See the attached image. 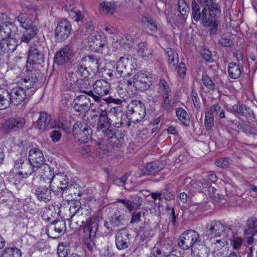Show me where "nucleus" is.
Segmentation results:
<instances>
[{
  "label": "nucleus",
  "instance_id": "1",
  "mask_svg": "<svg viewBox=\"0 0 257 257\" xmlns=\"http://www.w3.org/2000/svg\"><path fill=\"white\" fill-rule=\"evenodd\" d=\"M92 119L97 122V135L100 136L99 139L101 143L105 144L110 147L118 148L123 141V137L117 138L114 132L110 128V117L109 113H107L105 110L100 109L93 115Z\"/></svg>",
  "mask_w": 257,
  "mask_h": 257
},
{
  "label": "nucleus",
  "instance_id": "2",
  "mask_svg": "<svg viewBox=\"0 0 257 257\" xmlns=\"http://www.w3.org/2000/svg\"><path fill=\"white\" fill-rule=\"evenodd\" d=\"M146 114L144 103L140 100H133L128 104L126 110V117L129 120L127 126L130 127L131 122L136 123L143 119Z\"/></svg>",
  "mask_w": 257,
  "mask_h": 257
},
{
  "label": "nucleus",
  "instance_id": "3",
  "mask_svg": "<svg viewBox=\"0 0 257 257\" xmlns=\"http://www.w3.org/2000/svg\"><path fill=\"white\" fill-rule=\"evenodd\" d=\"M137 66L135 60L131 55H124L117 61L116 69L121 76L128 77L137 69Z\"/></svg>",
  "mask_w": 257,
  "mask_h": 257
},
{
  "label": "nucleus",
  "instance_id": "4",
  "mask_svg": "<svg viewBox=\"0 0 257 257\" xmlns=\"http://www.w3.org/2000/svg\"><path fill=\"white\" fill-rule=\"evenodd\" d=\"M33 167H43V173H50V176L53 172V168L49 165L45 164V160L42 151L36 148H32L29 152V159Z\"/></svg>",
  "mask_w": 257,
  "mask_h": 257
},
{
  "label": "nucleus",
  "instance_id": "5",
  "mask_svg": "<svg viewBox=\"0 0 257 257\" xmlns=\"http://www.w3.org/2000/svg\"><path fill=\"white\" fill-rule=\"evenodd\" d=\"M72 134L79 142L85 143L92 139V131L85 122L77 121L73 125Z\"/></svg>",
  "mask_w": 257,
  "mask_h": 257
},
{
  "label": "nucleus",
  "instance_id": "6",
  "mask_svg": "<svg viewBox=\"0 0 257 257\" xmlns=\"http://www.w3.org/2000/svg\"><path fill=\"white\" fill-rule=\"evenodd\" d=\"M199 237V234L196 230H187L183 233L178 239V245L184 250L188 249L190 247L193 248L195 244L198 243Z\"/></svg>",
  "mask_w": 257,
  "mask_h": 257
},
{
  "label": "nucleus",
  "instance_id": "7",
  "mask_svg": "<svg viewBox=\"0 0 257 257\" xmlns=\"http://www.w3.org/2000/svg\"><path fill=\"white\" fill-rule=\"evenodd\" d=\"M45 44L37 43L30 47L27 62L30 64H41L44 61Z\"/></svg>",
  "mask_w": 257,
  "mask_h": 257
},
{
  "label": "nucleus",
  "instance_id": "8",
  "mask_svg": "<svg viewBox=\"0 0 257 257\" xmlns=\"http://www.w3.org/2000/svg\"><path fill=\"white\" fill-rule=\"evenodd\" d=\"M97 222L89 223L83 227L84 242L89 251H92L96 245V233L98 231Z\"/></svg>",
  "mask_w": 257,
  "mask_h": 257
},
{
  "label": "nucleus",
  "instance_id": "9",
  "mask_svg": "<svg viewBox=\"0 0 257 257\" xmlns=\"http://www.w3.org/2000/svg\"><path fill=\"white\" fill-rule=\"evenodd\" d=\"M33 166L30 161L26 158L20 157L14 162V168L17 175L22 178H27L31 176L33 172Z\"/></svg>",
  "mask_w": 257,
  "mask_h": 257
},
{
  "label": "nucleus",
  "instance_id": "10",
  "mask_svg": "<svg viewBox=\"0 0 257 257\" xmlns=\"http://www.w3.org/2000/svg\"><path fill=\"white\" fill-rule=\"evenodd\" d=\"M18 32V27L9 22L6 15L0 14V38L3 39L11 38Z\"/></svg>",
  "mask_w": 257,
  "mask_h": 257
},
{
  "label": "nucleus",
  "instance_id": "11",
  "mask_svg": "<svg viewBox=\"0 0 257 257\" xmlns=\"http://www.w3.org/2000/svg\"><path fill=\"white\" fill-rule=\"evenodd\" d=\"M75 55L76 52L72 46H65L56 53L54 57L55 62L59 65H63L69 61L71 62L73 60Z\"/></svg>",
  "mask_w": 257,
  "mask_h": 257
},
{
  "label": "nucleus",
  "instance_id": "12",
  "mask_svg": "<svg viewBox=\"0 0 257 257\" xmlns=\"http://www.w3.org/2000/svg\"><path fill=\"white\" fill-rule=\"evenodd\" d=\"M191 13L192 19L194 21H199L203 26L209 25V17H207V8L203 7L201 9L197 2L193 0L191 3Z\"/></svg>",
  "mask_w": 257,
  "mask_h": 257
},
{
  "label": "nucleus",
  "instance_id": "13",
  "mask_svg": "<svg viewBox=\"0 0 257 257\" xmlns=\"http://www.w3.org/2000/svg\"><path fill=\"white\" fill-rule=\"evenodd\" d=\"M151 78L149 74L139 72L133 77V86L139 91H145L150 88Z\"/></svg>",
  "mask_w": 257,
  "mask_h": 257
},
{
  "label": "nucleus",
  "instance_id": "14",
  "mask_svg": "<svg viewBox=\"0 0 257 257\" xmlns=\"http://www.w3.org/2000/svg\"><path fill=\"white\" fill-rule=\"evenodd\" d=\"M54 171L51 176L50 173H43L41 176V178H43L45 182L47 181L49 183H52L59 186L65 187V186H71L72 188V184L69 185L68 178L66 175L64 173H58L54 175Z\"/></svg>",
  "mask_w": 257,
  "mask_h": 257
},
{
  "label": "nucleus",
  "instance_id": "15",
  "mask_svg": "<svg viewBox=\"0 0 257 257\" xmlns=\"http://www.w3.org/2000/svg\"><path fill=\"white\" fill-rule=\"evenodd\" d=\"M93 222H95L92 221L91 209L86 207L80 209L79 213L73 220V224L77 225L76 228H79L83 225H84V227L89 223Z\"/></svg>",
  "mask_w": 257,
  "mask_h": 257
},
{
  "label": "nucleus",
  "instance_id": "16",
  "mask_svg": "<svg viewBox=\"0 0 257 257\" xmlns=\"http://www.w3.org/2000/svg\"><path fill=\"white\" fill-rule=\"evenodd\" d=\"M66 228L63 220H55L48 226L46 232L50 237L57 238L64 233Z\"/></svg>",
  "mask_w": 257,
  "mask_h": 257
},
{
  "label": "nucleus",
  "instance_id": "17",
  "mask_svg": "<svg viewBox=\"0 0 257 257\" xmlns=\"http://www.w3.org/2000/svg\"><path fill=\"white\" fill-rule=\"evenodd\" d=\"M71 31V25L70 22L66 19L61 20L58 23L55 29V38L58 41H63L68 37Z\"/></svg>",
  "mask_w": 257,
  "mask_h": 257
},
{
  "label": "nucleus",
  "instance_id": "18",
  "mask_svg": "<svg viewBox=\"0 0 257 257\" xmlns=\"http://www.w3.org/2000/svg\"><path fill=\"white\" fill-rule=\"evenodd\" d=\"M228 228L220 221L214 220L207 224L206 232L211 237L221 236Z\"/></svg>",
  "mask_w": 257,
  "mask_h": 257
},
{
  "label": "nucleus",
  "instance_id": "19",
  "mask_svg": "<svg viewBox=\"0 0 257 257\" xmlns=\"http://www.w3.org/2000/svg\"><path fill=\"white\" fill-rule=\"evenodd\" d=\"M26 123V120L24 117H13L6 120L3 127L7 132H16L23 128Z\"/></svg>",
  "mask_w": 257,
  "mask_h": 257
},
{
  "label": "nucleus",
  "instance_id": "20",
  "mask_svg": "<svg viewBox=\"0 0 257 257\" xmlns=\"http://www.w3.org/2000/svg\"><path fill=\"white\" fill-rule=\"evenodd\" d=\"M110 90V85L103 79L97 80L93 84V92L99 98L95 101L100 102L101 98L107 95Z\"/></svg>",
  "mask_w": 257,
  "mask_h": 257
},
{
  "label": "nucleus",
  "instance_id": "21",
  "mask_svg": "<svg viewBox=\"0 0 257 257\" xmlns=\"http://www.w3.org/2000/svg\"><path fill=\"white\" fill-rule=\"evenodd\" d=\"M110 117V126L112 125L115 127H123L126 121L124 115L122 112L120 107H114L109 111Z\"/></svg>",
  "mask_w": 257,
  "mask_h": 257
},
{
  "label": "nucleus",
  "instance_id": "22",
  "mask_svg": "<svg viewBox=\"0 0 257 257\" xmlns=\"http://www.w3.org/2000/svg\"><path fill=\"white\" fill-rule=\"evenodd\" d=\"M51 116L49 113L45 111H40L36 121V127L41 133L49 130L53 127L51 123Z\"/></svg>",
  "mask_w": 257,
  "mask_h": 257
},
{
  "label": "nucleus",
  "instance_id": "23",
  "mask_svg": "<svg viewBox=\"0 0 257 257\" xmlns=\"http://www.w3.org/2000/svg\"><path fill=\"white\" fill-rule=\"evenodd\" d=\"M130 234L125 229L120 230L115 236V244L118 250L127 248L130 243Z\"/></svg>",
  "mask_w": 257,
  "mask_h": 257
},
{
  "label": "nucleus",
  "instance_id": "24",
  "mask_svg": "<svg viewBox=\"0 0 257 257\" xmlns=\"http://www.w3.org/2000/svg\"><path fill=\"white\" fill-rule=\"evenodd\" d=\"M9 92L12 100V104L14 105L21 104L26 98V91L19 86L13 88Z\"/></svg>",
  "mask_w": 257,
  "mask_h": 257
},
{
  "label": "nucleus",
  "instance_id": "25",
  "mask_svg": "<svg viewBox=\"0 0 257 257\" xmlns=\"http://www.w3.org/2000/svg\"><path fill=\"white\" fill-rule=\"evenodd\" d=\"M50 190L56 195H61L63 200L69 201L70 199L69 197V192H70L71 186H65V187L59 186L52 183H49Z\"/></svg>",
  "mask_w": 257,
  "mask_h": 257
},
{
  "label": "nucleus",
  "instance_id": "26",
  "mask_svg": "<svg viewBox=\"0 0 257 257\" xmlns=\"http://www.w3.org/2000/svg\"><path fill=\"white\" fill-rule=\"evenodd\" d=\"M164 167L165 163L163 161L149 163L143 169L142 174L144 175H152L161 171Z\"/></svg>",
  "mask_w": 257,
  "mask_h": 257
},
{
  "label": "nucleus",
  "instance_id": "27",
  "mask_svg": "<svg viewBox=\"0 0 257 257\" xmlns=\"http://www.w3.org/2000/svg\"><path fill=\"white\" fill-rule=\"evenodd\" d=\"M71 68L78 75L84 78H88L89 76L93 75L90 70L88 69L86 64L81 59L80 61L74 63L71 65Z\"/></svg>",
  "mask_w": 257,
  "mask_h": 257
},
{
  "label": "nucleus",
  "instance_id": "28",
  "mask_svg": "<svg viewBox=\"0 0 257 257\" xmlns=\"http://www.w3.org/2000/svg\"><path fill=\"white\" fill-rule=\"evenodd\" d=\"M77 85L80 92L90 96L94 100H97L99 98V97L96 96L92 91L91 85L88 80L79 79L77 83Z\"/></svg>",
  "mask_w": 257,
  "mask_h": 257
},
{
  "label": "nucleus",
  "instance_id": "29",
  "mask_svg": "<svg viewBox=\"0 0 257 257\" xmlns=\"http://www.w3.org/2000/svg\"><path fill=\"white\" fill-rule=\"evenodd\" d=\"M89 99L85 95H79L73 101V107L78 112L85 111L89 108Z\"/></svg>",
  "mask_w": 257,
  "mask_h": 257
},
{
  "label": "nucleus",
  "instance_id": "30",
  "mask_svg": "<svg viewBox=\"0 0 257 257\" xmlns=\"http://www.w3.org/2000/svg\"><path fill=\"white\" fill-rule=\"evenodd\" d=\"M142 21L148 34L154 35L156 33L158 26L155 19L149 15H147L143 17Z\"/></svg>",
  "mask_w": 257,
  "mask_h": 257
},
{
  "label": "nucleus",
  "instance_id": "31",
  "mask_svg": "<svg viewBox=\"0 0 257 257\" xmlns=\"http://www.w3.org/2000/svg\"><path fill=\"white\" fill-rule=\"evenodd\" d=\"M35 194L40 201L49 202L52 198L51 190L46 186H40L36 188Z\"/></svg>",
  "mask_w": 257,
  "mask_h": 257
},
{
  "label": "nucleus",
  "instance_id": "32",
  "mask_svg": "<svg viewBox=\"0 0 257 257\" xmlns=\"http://www.w3.org/2000/svg\"><path fill=\"white\" fill-rule=\"evenodd\" d=\"M18 46V41L14 38H5L1 40L0 48L1 50L7 53L13 52Z\"/></svg>",
  "mask_w": 257,
  "mask_h": 257
},
{
  "label": "nucleus",
  "instance_id": "33",
  "mask_svg": "<svg viewBox=\"0 0 257 257\" xmlns=\"http://www.w3.org/2000/svg\"><path fill=\"white\" fill-rule=\"evenodd\" d=\"M187 18V17H184L180 12L176 10H174L173 12L169 13L167 15L168 22L171 25L174 24L176 26L185 22Z\"/></svg>",
  "mask_w": 257,
  "mask_h": 257
},
{
  "label": "nucleus",
  "instance_id": "34",
  "mask_svg": "<svg viewBox=\"0 0 257 257\" xmlns=\"http://www.w3.org/2000/svg\"><path fill=\"white\" fill-rule=\"evenodd\" d=\"M165 51L169 67L172 70H175L179 63L177 53L174 49L170 48H167Z\"/></svg>",
  "mask_w": 257,
  "mask_h": 257
},
{
  "label": "nucleus",
  "instance_id": "35",
  "mask_svg": "<svg viewBox=\"0 0 257 257\" xmlns=\"http://www.w3.org/2000/svg\"><path fill=\"white\" fill-rule=\"evenodd\" d=\"M17 20L20 25L25 29L36 27L34 25L33 17L27 13H20L17 16Z\"/></svg>",
  "mask_w": 257,
  "mask_h": 257
},
{
  "label": "nucleus",
  "instance_id": "36",
  "mask_svg": "<svg viewBox=\"0 0 257 257\" xmlns=\"http://www.w3.org/2000/svg\"><path fill=\"white\" fill-rule=\"evenodd\" d=\"M191 250L193 257H208L210 253V250L206 246L199 243L195 244Z\"/></svg>",
  "mask_w": 257,
  "mask_h": 257
},
{
  "label": "nucleus",
  "instance_id": "37",
  "mask_svg": "<svg viewBox=\"0 0 257 257\" xmlns=\"http://www.w3.org/2000/svg\"><path fill=\"white\" fill-rule=\"evenodd\" d=\"M82 60L90 70V72H92V75H94L95 72L98 70V62L95 56H87L82 58Z\"/></svg>",
  "mask_w": 257,
  "mask_h": 257
},
{
  "label": "nucleus",
  "instance_id": "38",
  "mask_svg": "<svg viewBox=\"0 0 257 257\" xmlns=\"http://www.w3.org/2000/svg\"><path fill=\"white\" fill-rule=\"evenodd\" d=\"M201 183L198 181L192 180L191 178H186L184 180V185L191 191H198V194L202 196L204 199H207L205 195L200 192Z\"/></svg>",
  "mask_w": 257,
  "mask_h": 257
},
{
  "label": "nucleus",
  "instance_id": "39",
  "mask_svg": "<svg viewBox=\"0 0 257 257\" xmlns=\"http://www.w3.org/2000/svg\"><path fill=\"white\" fill-rule=\"evenodd\" d=\"M38 32L37 27L25 29V31L21 37V42L28 44L37 35Z\"/></svg>",
  "mask_w": 257,
  "mask_h": 257
},
{
  "label": "nucleus",
  "instance_id": "40",
  "mask_svg": "<svg viewBox=\"0 0 257 257\" xmlns=\"http://www.w3.org/2000/svg\"><path fill=\"white\" fill-rule=\"evenodd\" d=\"M228 72L229 77L232 79L238 78L241 74V71L238 64L230 62L228 65Z\"/></svg>",
  "mask_w": 257,
  "mask_h": 257
},
{
  "label": "nucleus",
  "instance_id": "41",
  "mask_svg": "<svg viewBox=\"0 0 257 257\" xmlns=\"http://www.w3.org/2000/svg\"><path fill=\"white\" fill-rule=\"evenodd\" d=\"M77 74L73 70L65 73L63 78V82L68 89H70L72 85L77 83L79 79L77 78Z\"/></svg>",
  "mask_w": 257,
  "mask_h": 257
},
{
  "label": "nucleus",
  "instance_id": "42",
  "mask_svg": "<svg viewBox=\"0 0 257 257\" xmlns=\"http://www.w3.org/2000/svg\"><path fill=\"white\" fill-rule=\"evenodd\" d=\"M11 103L12 104V100L10 92L8 90L5 89L0 94V109H4L8 108Z\"/></svg>",
  "mask_w": 257,
  "mask_h": 257
},
{
  "label": "nucleus",
  "instance_id": "43",
  "mask_svg": "<svg viewBox=\"0 0 257 257\" xmlns=\"http://www.w3.org/2000/svg\"><path fill=\"white\" fill-rule=\"evenodd\" d=\"M138 235L144 239H150L154 235V231L149 224H144L139 227Z\"/></svg>",
  "mask_w": 257,
  "mask_h": 257
},
{
  "label": "nucleus",
  "instance_id": "44",
  "mask_svg": "<svg viewBox=\"0 0 257 257\" xmlns=\"http://www.w3.org/2000/svg\"><path fill=\"white\" fill-rule=\"evenodd\" d=\"M82 208V207L81 206V203L79 201H75L71 203L69 209L70 212L69 221L70 225H73L74 219Z\"/></svg>",
  "mask_w": 257,
  "mask_h": 257
},
{
  "label": "nucleus",
  "instance_id": "45",
  "mask_svg": "<svg viewBox=\"0 0 257 257\" xmlns=\"http://www.w3.org/2000/svg\"><path fill=\"white\" fill-rule=\"evenodd\" d=\"M34 77L32 76L31 78L29 77L22 79L19 82L20 84V86H19L22 87L25 91H26L27 90L32 88L38 80L37 76L35 74H34Z\"/></svg>",
  "mask_w": 257,
  "mask_h": 257
},
{
  "label": "nucleus",
  "instance_id": "46",
  "mask_svg": "<svg viewBox=\"0 0 257 257\" xmlns=\"http://www.w3.org/2000/svg\"><path fill=\"white\" fill-rule=\"evenodd\" d=\"M176 113L178 119L184 126H188L190 125L189 116L185 109L181 107L177 108Z\"/></svg>",
  "mask_w": 257,
  "mask_h": 257
},
{
  "label": "nucleus",
  "instance_id": "47",
  "mask_svg": "<svg viewBox=\"0 0 257 257\" xmlns=\"http://www.w3.org/2000/svg\"><path fill=\"white\" fill-rule=\"evenodd\" d=\"M99 9L102 13L112 15L115 11L116 5L114 2H102L99 5Z\"/></svg>",
  "mask_w": 257,
  "mask_h": 257
},
{
  "label": "nucleus",
  "instance_id": "48",
  "mask_svg": "<svg viewBox=\"0 0 257 257\" xmlns=\"http://www.w3.org/2000/svg\"><path fill=\"white\" fill-rule=\"evenodd\" d=\"M152 50L148 47L146 43L142 42L138 44L137 53L140 57L148 58L150 55H152Z\"/></svg>",
  "mask_w": 257,
  "mask_h": 257
},
{
  "label": "nucleus",
  "instance_id": "49",
  "mask_svg": "<svg viewBox=\"0 0 257 257\" xmlns=\"http://www.w3.org/2000/svg\"><path fill=\"white\" fill-rule=\"evenodd\" d=\"M56 125L58 127L62 128L66 133H72L70 121L67 120L63 117H60L56 121Z\"/></svg>",
  "mask_w": 257,
  "mask_h": 257
},
{
  "label": "nucleus",
  "instance_id": "50",
  "mask_svg": "<svg viewBox=\"0 0 257 257\" xmlns=\"http://www.w3.org/2000/svg\"><path fill=\"white\" fill-rule=\"evenodd\" d=\"M209 12V18L215 19L218 18L221 14V11L218 4L216 3L212 4L208 7L207 12Z\"/></svg>",
  "mask_w": 257,
  "mask_h": 257
},
{
  "label": "nucleus",
  "instance_id": "51",
  "mask_svg": "<svg viewBox=\"0 0 257 257\" xmlns=\"http://www.w3.org/2000/svg\"><path fill=\"white\" fill-rule=\"evenodd\" d=\"M142 200L140 197H136L133 200H128L126 208L130 211L139 209L142 205Z\"/></svg>",
  "mask_w": 257,
  "mask_h": 257
},
{
  "label": "nucleus",
  "instance_id": "52",
  "mask_svg": "<svg viewBox=\"0 0 257 257\" xmlns=\"http://www.w3.org/2000/svg\"><path fill=\"white\" fill-rule=\"evenodd\" d=\"M97 39L95 40V43L91 47V50L95 52L102 53V50L106 47L105 41L104 40H102L100 35L97 36Z\"/></svg>",
  "mask_w": 257,
  "mask_h": 257
},
{
  "label": "nucleus",
  "instance_id": "53",
  "mask_svg": "<svg viewBox=\"0 0 257 257\" xmlns=\"http://www.w3.org/2000/svg\"><path fill=\"white\" fill-rule=\"evenodd\" d=\"M4 257H21V251L17 247H8L4 250Z\"/></svg>",
  "mask_w": 257,
  "mask_h": 257
},
{
  "label": "nucleus",
  "instance_id": "54",
  "mask_svg": "<svg viewBox=\"0 0 257 257\" xmlns=\"http://www.w3.org/2000/svg\"><path fill=\"white\" fill-rule=\"evenodd\" d=\"M110 220L111 225H112L114 230L123 224V217L116 213L113 214Z\"/></svg>",
  "mask_w": 257,
  "mask_h": 257
},
{
  "label": "nucleus",
  "instance_id": "55",
  "mask_svg": "<svg viewBox=\"0 0 257 257\" xmlns=\"http://www.w3.org/2000/svg\"><path fill=\"white\" fill-rule=\"evenodd\" d=\"M176 11L180 12L184 17H188L189 9L185 0H178V10Z\"/></svg>",
  "mask_w": 257,
  "mask_h": 257
},
{
  "label": "nucleus",
  "instance_id": "56",
  "mask_svg": "<svg viewBox=\"0 0 257 257\" xmlns=\"http://www.w3.org/2000/svg\"><path fill=\"white\" fill-rule=\"evenodd\" d=\"M169 251H167L165 249L162 247H159L157 246H154L152 249L151 253L153 255L154 257H168Z\"/></svg>",
  "mask_w": 257,
  "mask_h": 257
},
{
  "label": "nucleus",
  "instance_id": "57",
  "mask_svg": "<svg viewBox=\"0 0 257 257\" xmlns=\"http://www.w3.org/2000/svg\"><path fill=\"white\" fill-rule=\"evenodd\" d=\"M201 80L203 85L209 90H214L215 89V84L208 75L203 74L202 75Z\"/></svg>",
  "mask_w": 257,
  "mask_h": 257
},
{
  "label": "nucleus",
  "instance_id": "58",
  "mask_svg": "<svg viewBox=\"0 0 257 257\" xmlns=\"http://www.w3.org/2000/svg\"><path fill=\"white\" fill-rule=\"evenodd\" d=\"M205 199H204V201L201 202L192 203L189 206V211L191 212L194 213L196 211L197 209H198L200 211L202 210L207 203V201L205 200Z\"/></svg>",
  "mask_w": 257,
  "mask_h": 257
},
{
  "label": "nucleus",
  "instance_id": "59",
  "mask_svg": "<svg viewBox=\"0 0 257 257\" xmlns=\"http://www.w3.org/2000/svg\"><path fill=\"white\" fill-rule=\"evenodd\" d=\"M246 226L248 229H245L244 231L245 234H249L250 233V229H257V218L254 217H251L248 218L246 223Z\"/></svg>",
  "mask_w": 257,
  "mask_h": 257
},
{
  "label": "nucleus",
  "instance_id": "60",
  "mask_svg": "<svg viewBox=\"0 0 257 257\" xmlns=\"http://www.w3.org/2000/svg\"><path fill=\"white\" fill-rule=\"evenodd\" d=\"M214 123V116L209 113L206 112L205 119H204V125L205 128L207 130H210L212 129Z\"/></svg>",
  "mask_w": 257,
  "mask_h": 257
},
{
  "label": "nucleus",
  "instance_id": "61",
  "mask_svg": "<svg viewBox=\"0 0 257 257\" xmlns=\"http://www.w3.org/2000/svg\"><path fill=\"white\" fill-rule=\"evenodd\" d=\"M123 46L125 49L132 48L135 45L134 39L132 36L125 35L122 39Z\"/></svg>",
  "mask_w": 257,
  "mask_h": 257
},
{
  "label": "nucleus",
  "instance_id": "62",
  "mask_svg": "<svg viewBox=\"0 0 257 257\" xmlns=\"http://www.w3.org/2000/svg\"><path fill=\"white\" fill-rule=\"evenodd\" d=\"M233 110L237 113L246 117L250 115V112H251L249 108L247 107L244 104H241L239 107L233 108Z\"/></svg>",
  "mask_w": 257,
  "mask_h": 257
},
{
  "label": "nucleus",
  "instance_id": "63",
  "mask_svg": "<svg viewBox=\"0 0 257 257\" xmlns=\"http://www.w3.org/2000/svg\"><path fill=\"white\" fill-rule=\"evenodd\" d=\"M242 239L239 237H234L230 241L231 245L236 250L241 249L242 245Z\"/></svg>",
  "mask_w": 257,
  "mask_h": 257
},
{
  "label": "nucleus",
  "instance_id": "64",
  "mask_svg": "<svg viewBox=\"0 0 257 257\" xmlns=\"http://www.w3.org/2000/svg\"><path fill=\"white\" fill-rule=\"evenodd\" d=\"M159 89L162 94L170 93L171 89L168 83L164 79H161L159 82Z\"/></svg>",
  "mask_w": 257,
  "mask_h": 257
}]
</instances>
